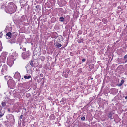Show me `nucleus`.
<instances>
[{"mask_svg":"<svg viewBox=\"0 0 127 127\" xmlns=\"http://www.w3.org/2000/svg\"><path fill=\"white\" fill-rule=\"evenodd\" d=\"M6 105V102H2V106L4 107Z\"/></svg>","mask_w":127,"mask_h":127,"instance_id":"nucleus-26","label":"nucleus"},{"mask_svg":"<svg viewBox=\"0 0 127 127\" xmlns=\"http://www.w3.org/2000/svg\"><path fill=\"white\" fill-rule=\"evenodd\" d=\"M59 3L61 6H63L66 4V2L65 0H59Z\"/></svg>","mask_w":127,"mask_h":127,"instance_id":"nucleus-7","label":"nucleus"},{"mask_svg":"<svg viewBox=\"0 0 127 127\" xmlns=\"http://www.w3.org/2000/svg\"><path fill=\"white\" fill-rule=\"evenodd\" d=\"M83 39L82 38H80L79 39H78V42L79 43H81V42H82L83 41Z\"/></svg>","mask_w":127,"mask_h":127,"instance_id":"nucleus-22","label":"nucleus"},{"mask_svg":"<svg viewBox=\"0 0 127 127\" xmlns=\"http://www.w3.org/2000/svg\"><path fill=\"white\" fill-rule=\"evenodd\" d=\"M7 71H6L4 70H3L2 69L1 70V73L2 75H4L6 73V72Z\"/></svg>","mask_w":127,"mask_h":127,"instance_id":"nucleus-15","label":"nucleus"},{"mask_svg":"<svg viewBox=\"0 0 127 127\" xmlns=\"http://www.w3.org/2000/svg\"><path fill=\"white\" fill-rule=\"evenodd\" d=\"M124 80L123 79H122L120 83H122V84H123L124 83Z\"/></svg>","mask_w":127,"mask_h":127,"instance_id":"nucleus-33","label":"nucleus"},{"mask_svg":"<svg viewBox=\"0 0 127 127\" xmlns=\"http://www.w3.org/2000/svg\"><path fill=\"white\" fill-rule=\"evenodd\" d=\"M81 119L83 121L85 120V117L83 116L81 118Z\"/></svg>","mask_w":127,"mask_h":127,"instance_id":"nucleus-32","label":"nucleus"},{"mask_svg":"<svg viewBox=\"0 0 127 127\" xmlns=\"http://www.w3.org/2000/svg\"><path fill=\"white\" fill-rule=\"evenodd\" d=\"M82 70L81 69H79L78 70V72H81L82 71Z\"/></svg>","mask_w":127,"mask_h":127,"instance_id":"nucleus-30","label":"nucleus"},{"mask_svg":"<svg viewBox=\"0 0 127 127\" xmlns=\"http://www.w3.org/2000/svg\"><path fill=\"white\" fill-rule=\"evenodd\" d=\"M124 58L125 60V62H127V54L124 56Z\"/></svg>","mask_w":127,"mask_h":127,"instance_id":"nucleus-21","label":"nucleus"},{"mask_svg":"<svg viewBox=\"0 0 127 127\" xmlns=\"http://www.w3.org/2000/svg\"><path fill=\"white\" fill-rule=\"evenodd\" d=\"M36 8H37V6H36Z\"/></svg>","mask_w":127,"mask_h":127,"instance_id":"nucleus-49","label":"nucleus"},{"mask_svg":"<svg viewBox=\"0 0 127 127\" xmlns=\"http://www.w3.org/2000/svg\"><path fill=\"white\" fill-rule=\"evenodd\" d=\"M53 33L54 34H57V33H56V32H53Z\"/></svg>","mask_w":127,"mask_h":127,"instance_id":"nucleus-41","label":"nucleus"},{"mask_svg":"<svg viewBox=\"0 0 127 127\" xmlns=\"http://www.w3.org/2000/svg\"><path fill=\"white\" fill-rule=\"evenodd\" d=\"M22 117H23V115H21L20 116V118L21 119H22Z\"/></svg>","mask_w":127,"mask_h":127,"instance_id":"nucleus-37","label":"nucleus"},{"mask_svg":"<svg viewBox=\"0 0 127 127\" xmlns=\"http://www.w3.org/2000/svg\"><path fill=\"white\" fill-rule=\"evenodd\" d=\"M122 85V84L121 83L118 84L117 85L118 86H120V87Z\"/></svg>","mask_w":127,"mask_h":127,"instance_id":"nucleus-34","label":"nucleus"},{"mask_svg":"<svg viewBox=\"0 0 127 127\" xmlns=\"http://www.w3.org/2000/svg\"><path fill=\"white\" fill-rule=\"evenodd\" d=\"M113 114V113L112 112H111L110 113H109L108 114V117H109V118L111 119H112L113 118L112 116V115Z\"/></svg>","mask_w":127,"mask_h":127,"instance_id":"nucleus-11","label":"nucleus"},{"mask_svg":"<svg viewBox=\"0 0 127 127\" xmlns=\"http://www.w3.org/2000/svg\"><path fill=\"white\" fill-rule=\"evenodd\" d=\"M89 68L91 69H92L94 67V64H91L89 66Z\"/></svg>","mask_w":127,"mask_h":127,"instance_id":"nucleus-16","label":"nucleus"},{"mask_svg":"<svg viewBox=\"0 0 127 127\" xmlns=\"http://www.w3.org/2000/svg\"><path fill=\"white\" fill-rule=\"evenodd\" d=\"M2 44L1 41H0V51L2 50Z\"/></svg>","mask_w":127,"mask_h":127,"instance_id":"nucleus-24","label":"nucleus"},{"mask_svg":"<svg viewBox=\"0 0 127 127\" xmlns=\"http://www.w3.org/2000/svg\"><path fill=\"white\" fill-rule=\"evenodd\" d=\"M9 119L10 120L11 122H14L15 121L14 117V116L12 114L8 115Z\"/></svg>","mask_w":127,"mask_h":127,"instance_id":"nucleus-8","label":"nucleus"},{"mask_svg":"<svg viewBox=\"0 0 127 127\" xmlns=\"http://www.w3.org/2000/svg\"><path fill=\"white\" fill-rule=\"evenodd\" d=\"M79 35H77V36H79Z\"/></svg>","mask_w":127,"mask_h":127,"instance_id":"nucleus-46","label":"nucleus"},{"mask_svg":"<svg viewBox=\"0 0 127 127\" xmlns=\"http://www.w3.org/2000/svg\"><path fill=\"white\" fill-rule=\"evenodd\" d=\"M5 113V109H4V110H3L2 109H1L0 110V118L4 115Z\"/></svg>","mask_w":127,"mask_h":127,"instance_id":"nucleus-9","label":"nucleus"},{"mask_svg":"<svg viewBox=\"0 0 127 127\" xmlns=\"http://www.w3.org/2000/svg\"><path fill=\"white\" fill-rule=\"evenodd\" d=\"M102 22L105 23H106L107 22V19L105 18H103L102 20Z\"/></svg>","mask_w":127,"mask_h":127,"instance_id":"nucleus-18","label":"nucleus"},{"mask_svg":"<svg viewBox=\"0 0 127 127\" xmlns=\"http://www.w3.org/2000/svg\"><path fill=\"white\" fill-rule=\"evenodd\" d=\"M10 109H8V111L9 112H10Z\"/></svg>","mask_w":127,"mask_h":127,"instance_id":"nucleus-43","label":"nucleus"},{"mask_svg":"<svg viewBox=\"0 0 127 127\" xmlns=\"http://www.w3.org/2000/svg\"><path fill=\"white\" fill-rule=\"evenodd\" d=\"M31 95L30 93H28L26 95V97L28 98Z\"/></svg>","mask_w":127,"mask_h":127,"instance_id":"nucleus-29","label":"nucleus"},{"mask_svg":"<svg viewBox=\"0 0 127 127\" xmlns=\"http://www.w3.org/2000/svg\"><path fill=\"white\" fill-rule=\"evenodd\" d=\"M82 32L80 30H79L78 32V34H82Z\"/></svg>","mask_w":127,"mask_h":127,"instance_id":"nucleus-28","label":"nucleus"},{"mask_svg":"<svg viewBox=\"0 0 127 127\" xmlns=\"http://www.w3.org/2000/svg\"><path fill=\"white\" fill-rule=\"evenodd\" d=\"M2 62H1V61H0V67L2 65V64H1V63Z\"/></svg>","mask_w":127,"mask_h":127,"instance_id":"nucleus-39","label":"nucleus"},{"mask_svg":"<svg viewBox=\"0 0 127 127\" xmlns=\"http://www.w3.org/2000/svg\"><path fill=\"white\" fill-rule=\"evenodd\" d=\"M6 77V76H5V77Z\"/></svg>","mask_w":127,"mask_h":127,"instance_id":"nucleus-45","label":"nucleus"},{"mask_svg":"<svg viewBox=\"0 0 127 127\" xmlns=\"http://www.w3.org/2000/svg\"><path fill=\"white\" fill-rule=\"evenodd\" d=\"M91 79H93V78H92Z\"/></svg>","mask_w":127,"mask_h":127,"instance_id":"nucleus-47","label":"nucleus"},{"mask_svg":"<svg viewBox=\"0 0 127 127\" xmlns=\"http://www.w3.org/2000/svg\"><path fill=\"white\" fill-rule=\"evenodd\" d=\"M17 7L13 2L8 3V5L5 8V10L7 13L12 14L15 12Z\"/></svg>","mask_w":127,"mask_h":127,"instance_id":"nucleus-1","label":"nucleus"},{"mask_svg":"<svg viewBox=\"0 0 127 127\" xmlns=\"http://www.w3.org/2000/svg\"><path fill=\"white\" fill-rule=\"evenodd\" d=\"M71 53H72L71 52H70V54H71Z\"/></svg>","mask_w":127,"mask_h":127,"instance_id":"nucleus-48","label":"nucleus"},{"mask_svg":"<svg viewBox=\"0 0 127 127\" xmlns=\"http://www.w3.org/2000/svg\"><path fill=\"white\" fill-rule=\"evenodd\" d=\"M125 98V99H126L127 100V96H126Z\"/></svg>","mask_w":127,"mask_h":127,"instance_id":"nucleus-40","label":"nucleus"},{"mask_svg":"<svg viewBox=\"0 0 127 127\" xmlns=\"http://www.w3.org/2000/svg\"><path fill=\"white\" fill-rule=\"evenodd\" d=\"M65 20L64 17H61L59 18V21L61 22H63Z\"/></svg>","mask_w":127,"mask_h":127,"instance_id":"nucleus-12","label":"nucleus"},{"mask_svg":"<svg viewBox=\"0 0 127 127\" xmlns=\"http://www.w3.org/2000/svg\"><path fill=\"white\" fill-rule=\"evenodd\" d=\"M14 57L12 55L9 56L8 57L7 61V63L11 67L14 63Z\"/></svg>","mask_w":127,"mask_h":127,"instance_id":"nucleus-2","label":"nucleus"},{"mask_svg":"<svg viewBox=\"0 0 127 127\" xmlns=\"http://www.w3.org/2000/svg\"><path fill=\"white\" fill-rule=\"evenodd\" d=\"M6 118H7V117H7V116H6Z\"/></svg>","mask_w":127,"mask_h":127,"instance_id":"nucleus-44","label":"nucleus"},{"mask_svg":"<svg viewBox=\"0 0 127 127\" xmlns=\"http://www.w3.org/2000/svg\"><path fill=\"white\" fill-rule=\"evenodd\" d=\"M9 28V26H6V28L5 30V31H7L8 30V28Z\"/></svg>","mask_w":127,"mask_h":127,"instance_id":"nucleus-27","label":"nucleus"},{"mask_svg":"<svg viewBox=\"0 0 127 127\" xmlns=\"http://www.w3.org/2000/svg\"><path fill=\"white\" fill-rule=\"evenodd\" d=\"M29 52V51H28L22 53V56L23 59H25L29 57L30 55Z\"/></svg>","mask_w":127,"mask_h":127,"instance_id":"nucleus-5","label":"nucleus"},{"mask_svg":"<svg viewBox=\"0 0 127 127\" xmlns=\"http://www.w3.org/2000/svg\"><path fill=\"white\" fill-rule=\"evenodd\" d=\"M12 36L11 33L10 32H9L7 33L6 34V37L8 39L10 38H11Z\"/></svg>","mask_w":127,"mask_h":127,"instance_id":"nucleus-10","label":"nucleus"},{"mask_svg":"<svg viewBox=\"0 0 127 127\" xmlns=\"http://www.w3.org/2000/svg\"><path fill=\"white\" fill-rule=\"evenodd\" d=\"M9 41L11 43H13L15 42V40L14 38H12L9 40Z\"/></svg>","mask_w":127,"mask_h":127,"instance_id":"nucleus-13","label":"nucleus"},{"mask_svg":"<svg viewBox=\"0 0 127 127\" xmlns=\"http://www.w3.org/2000/svg\"><path fill=\"white\" fill-rule=\"evenodd\" d=\"M26 50V48H23V50L24 51H25Z\"/></svg>","mask_w":127,"mask_h":127,"instance_id":"nucleus-36","label":"nucleus"},{"mask_svg":"<svg viewBox=\"0 0 127 127\" xmlns=\"http://www.w3.org/2000/svg\"><path fill=\"white\" fill-rule=\"evenodd\" d=\"M31 76L30 75H29L28 76H27L26 75H25L24 76V77L25 79H29L31 78Z\"/></svg>","mask_w":127,"mask_h":127,"instance_id":"nucleus-17","label":"nucleus"},{"mask_svg":"<svg viewBox=\"0 0 127 127\" xmlns=\"http://www.w3.org/2000/svg\"><path fill=\"white\" fill-rule=\"evenodd\" d=\"M2 69L6 71L7 70V66L5 64L4 65L2 66Z\"/></svg>","mask_w":127,"mask_h":127,"instance_id":"nucleus-14","label":"nucleus"},{"mask_svg":"<svg viewBox=\"0 0 127 127\" xmlns=\"http://www.w3.org/2000/svg\"><path fill=\"white\" fill-rule=\"evenodd\" d=\"M86 61V59L85 58L83 59L82 60V62H85Z\"/></svg>","mask_w":127,"mask_h":127,"instance_id":"nucleus-35","label":"nucleus"},{"mask_svg":"<svg viewBox=\"0 0 127 127\" xmlns=\"http://www.w3.org/2000/svg\"><path fill=\"white\" fill-rule=\"evenodd\" d=\"M8 122V120H7V121H3V123H4L5 125L6 124H7V122Z\"/></svg>","mask_w":127,"mask_h":127,"instance_id":"nucleus-31","label":"nucleus"},{"mask_svg":"<svg viewBox=\"0 0 127 127\" xmlns=\"http://www.w3.org/2000/svg\"><path fill=\"white\" fill-rule=\"evenodd\" d=\"M41 60L42 61H43L45 59V57L43 56H42L41 57Z\"/></svg>","mask_w":127,"mask_h":127,"instance_id":"nucleus-23","label":"nucleus"},{"mask_svg":"<svg viewBox=\"0 0 127 127\" xmlns=\"http://www.w3.org/2000/svg\"><path fill=\"white\" fill-rule=\"evenodd\" d=\"M56 46L57 47L59 48L61 47L62 45L59 43H58L56 44Z\"/></svg>","mask_w":127,"mask_h":127,"instance_id":"nucleus-20","label":"nucleus"},{"mask_svg":"<svg viewBox=\"0 0 127 127\" xmlns=\"http://www.w3.org/2000/svg\"><path fill=\"white\" fill-rule=\"evenodd\" d=\"M4 7V6L2 5L1 7V8H3Z\"/></svg>","mask_w":127,"mask_h":127,"instance_id":"nucleus-38","label":"nucleus"},{"mask_svg":"<svg viewBox=\"0 0 127 127\" xmlns=\"http://www.w3.org/2000/svg\"><path fill=\"white\" fill-rule=\"evenodd\" d=\"M43 76V74H40V76H41V77H42Z\"/></svg>","mask_w":127,"mask_h":127,"instance_id":"nucleus-42","label":"nucleus"},{"mask_svg":"<svg viewBox=\"0 0 127 127\" xmlns=\"http://www.w3.org/2000/svg\"><path fill=\"white\" fill-rule=\"evenodd\" d=\"M7 83L8 87L10 89H14L15 87V83L14 81L12 79L9 80L8 81Z\"/></svg>","mask_w":127,"mask_h":127,"instance_id":"nucleus-3","label":"nucleus"},{"mask_svg":"<svg viewBox=\"0 0 127 127\" xmlns=\"http://www.w3.org/2000/svg\"><path fill=\"white\" fill-rule=\"evenodd\" d=\"M125 66L126 67V71L125 73V74L127 75V64L125 65Z\"/></svg>","mask_w":127,"mask_h":127,"instance_id":"nucleus-25","label":"nucleus"},{"mask_svg":"<svg viewBox=\"0 0 127 127\" xmlns=\"http://www.w3.org/2000/svg\"><path fill=\"white\" fill-rule=\"evenodd\" d=\"M33 61L32 60H31L30 63V65L32 66V68L33 66Z\"/></svg>","mask_w":127,"mask_h":127,"instance_id":"nucleus-19","label":"nucleus"},{"mask_svg":"<svg viewBox=\"0 0 127 127\" xmlns=\"http://www.w3.org/2000/svg\"><path fill=\"white\" fill-rule=\"evenodd\" d=\"M6 52H3L1 54L0 57V61L1 62L4 63L6 57Z\"/></svg>","mask_w":127,"mask_h":127,"instance_id":"nucleus-4","label":"nucleus"},{"mask_svg":"<svg viewBox=\"0 0 127 127\" xmlns=\"http://www.w3.org/2000/svg\"><path fill=\"white\" fill-rule=\"evenodd\" d=\"M14 78L18 80V81H19L20 79L21 76L20 73L18 72H16L15 73L14 76Z\"/></svg>","mask_w":127,"mask_h":127,"instance_id":"nucleus-6","label":"nucleus"}]
</instances>
